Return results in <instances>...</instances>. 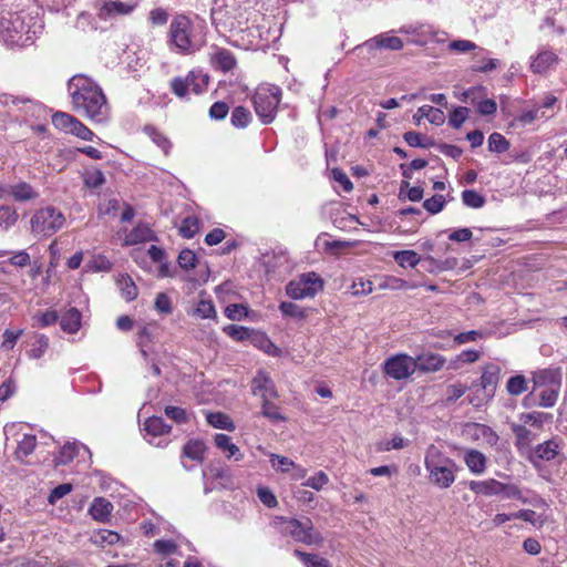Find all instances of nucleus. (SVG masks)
Listing matches in <instances>:
<instances>
[{"label":"nucleus","instance_id":"obj_49","mask_svg":"<svg viewBox=\"0 0 567 567\" xmlns=\"http://www.w3.org/2000/svg\"><path fill=\"white\" fill-rule=\"evenodd\" d=\"M462 202L471 208H481L485 204V197L474 189H465L462 192Z\"/></svg>","mask_w":567,"mask_h":567},{"label":"nucleus","instance_id":"obj_26","mask_svg":"<svg viewBox=\"0 0 567 567\" xmlns=\"http://www.w3.org/2000/svg\"><path fill=\"white\" fill-rule=\"evenodd\" d=\"M415 360L416 369L423 372L439 371L445 363V359L440 354L425 353L419 355Z\"/></svg>","mask_w":567,"mask_h":567},{"label":"nucleus","instance_id":"obj_62","mask_svg":"<svg viewBox=\"0 0 567 567\" xmlns=\"http://www.w3.org/2000/svg\"><path fill=\"white\" fill-rule=\"evenodd\" d=\"M261 414L272 422L285 421V416L280 413L279 408L270 402V400L262 401Z\"/></svg>","mask_w":567,"mask_h":567},{"label":"nucleus","instance_id":"obj_28","mask_svg":"<svg viewBox=\"0 0 567 567\" xmlns=\"http://www.w3.org/2000/svg\"><path fill=\"white\" fill-rule=\"evenodd\" d=\"M9 193L16 202H28L39 196L38 192L27 182H19L11 185Z\"/></svg>","mask_w":567,"mask_h":567},{"label":"nucleus","instance_id":"obj_16","mask_svg":"<svg viewBox=\"0 0 567 567\" xmlns=\"http://www.w3.org/2000/svg\"><path fill=\"white\" fill-rule=\"evenodd\" d=\"M416 367L415 360L406 354L392 355V379H406L416 370Z\"/></svg>","mask_w":567,"mask_h":567},{"label":"nucleus","instance_id":"obj_32","mask_svg":"<svg viewBox=\"0 0 567 567\" xmlns=\"http://www.w3.org/2000/svg\"><path fill=\"white\" fill-rule=\"evenodd\" d=\"M32 339L33 342L31 343V348L27 354L30 359L37 360L45 354L49 348V338L43 333L34 332L32 334Z\"/></svg>","mask_w":567,"mask_h":567},{"label":"nucleus","instance_id":"obj_46","mask_svg":"<svg viewBox=\"0 0 567 567\" xmlns=\"http://www.w3.org/2000/svg\"><path fill=\"white\" fill-rule=\"evenodd\" d=\"M171 90L172 92L182 100L189 99V86L187 82V78L185 76H176L171 81Z\"/></svg>","mask_w":567,"mask_h":567},{"label":"nucleus","instance_id":"obj_54","mask_svg":"<svg viewBox=\"0 0 567 567\" xmlns=\"http://www.w3.org/2000/svg\"><path fill=\"white\" fill-rule=\"evenodd\" d=\"M506 390L511 395H519L527 390V382L524 375L517 374L508 379Z\"/></svg>","mask_w":567,"mask_h":567},{"label":"nucleus","instance_id":"obj_14","mask_svg":"<svg viewBox=\"0 0 567 567\" xmlns=\"http://www.w3.org/2000/svg\"><path fill=\"white\" fill-rule=\"evenodd\" d=\"M206 452V445L203 440L198 439H192L188 440L182 452L181 462L183 467L186 471H192L194 468V465L187 464L185 461L186 458L196 462L197 464H200L204 461V455Z\"/></svg>","mask_w":567,"mask_h":567},{"label":"nucleus","instance_id":"obj_64","mask_svg":"<svg viewBox=\"0 0 567 567\" xmlns=\"http://www.w3.org/2000/svg\"><path fill=\"white\" fill-rule=\"evenodd\" d=\"M165 415L178 424L187 423L189 420L188 413L185 409L179 406L168 405L165 408Z\"/></svg>","mask_w":567,"mask_h":567},{"label":"nucleus","instance_id":"obj_3","mask_svg":"<svg viewBox=\"0 0 567 567\" xmlns=\"http://www.w3.org/2000/svg\"><path fill=\"white\" fill-rule=\"evenodd\" d=\"M205 43L203 27L195 24L187 16L176 14L171 23L167 34V45L171 51L178 54H192Z\"/></svg>","mask_w":567,"mask_h":567},{"label":"nucleus","instance_id":"obj_9","mask_svg":"<svg viewBox=\"0 0 567 567\" xmlns=\"http://www.w3.org/2000/svg\"><path fill=\"white\" fill-rule=\"evenodd\" d=\"M172 427L159 416H150L141 425L143 437L156 447H165L168 440L165 437Z\"/></svg>","mask_w":567,"mask_h":567},{"label":"nucleus","instance_id":"obj_63","mask_svg":"<svg viewBox=\"0 0 567 567\" xmlns=\"http://www.w3.org/2000/svg\"><path fill=\"white\" fill-rule=\"evenodd\" d=\"M155 310L161 315H169L173 311L172 300L165 292L157 293L154 302Z\"/></svg>","mask_w":567,"mask_h":567},{"label":"nucleus","instance_id":"obj_24","mask_svg":"<svg viewBox=\"0 0 567 567\" xmlns=\"http://www.w3.org/2000/svg\"><path fill=\"white\" fill-rule=\"evenodd\" d=\"M186 78L189 86V92L198 95L207 90L209 83V75L203 70H190L186 74Z\"/></svg>","mask_w":567,"mask_h":567},{"label":"nucleus","instance_id":"obj_6","mask_svg":"<svg viewBox=\"0 0 567 567\" xmlns=\"http://www.w3.org/2000/svg\"><path fill=\"white\" fill-rule=\"evenodd\" d=\"M275 524L279 525V530L284 535H289L293 540L306 545H317L321 543L322 537L318 533L309 518L299 520L296 518L276 517Z\"/></svg>","mask_w":567,"mask_h":567},{"label":"nucleus","instance_id":"obj_19","mask_svg":"<svg viewBox=\"0 0 567 567\" xmlns=\"http://www.w3.org/2000/svg\"><path fill=\"white\" fill-rule=\"evenodd\" d=\"M113 508V504L106 498L95 497L89 507V514L94 520L106 523L110 520Z\"/></svg>","mask_w":567,"mask_h":567},{"label":"nucleus","instance_id":"obj_20","mask_svg":"<svg viewBox=\"0 0 567 567\" xmlns=\"http://www.w3.org/2000/svg\"><path fill=\"white\" fill-rule=\"evenodd\" d=\"M534 388H547L561 384V369H544L533 377Z\"/></svg>","mask_w":567,"mask_h":567},{"label":"nucleus","instance_id":"obj_44","mask_svg":"<svg viewBox=\"0 0 567 567\" xmlns=\"http://www.w3.org/2000/svg\"><path fill=\"white\" fill-rule=\"evenodd\" d=\"M78 118H75L74 116L68 114V113H63V112H56L53 116H52V123L53 125L59 128V130H62L66 133H71L72 130H73V126L75 125Z\"/></svg>","mask_w":567,"mask_h":567},{"label":"nucleus","instance_id":"obj_21","mask_svg":"<svg viewBox=\"0 0 567 567\" xmlns=\"http://www.w3.org/2000/svg\"><path fill=\"white\" fill-rule=\"evenodd\" d=\"M157 236L154 230L146 224L140 223L126 236V245H137L146 241H155Z\"/></svg>","mask_w":567,"mask_h":567},{"label":"nucleus","instance_id":"obj_18","mask_svg":"<svg viewBox=\"0 0 567 567\" xmlns=\"http://www.w3.org/2000/svg\"><path fill=\"white\" fill-rule=\"evenodd\" d=\"M214 443L226 458H233L234 461L237 462L243 460V453L240 452L239 447L233 442V439L229 435L217 433L214 436Z\"/></svg>","mask_w":567,"mask_h":567},{"label":"nucleus","instance_id":"obj_33","mask_svg":"<svg viewBox=\"0 0 567 567\" xmlns=\"http://www.w3.org/2000/svg\"><path fill=\"white\" fill-rule=\"evenodd\" d=\"M206 421L215 429L226 430L229 432L235 431L236 425L234 421L223 412H209L206 414Z\"/></svg>","mask_w":567,"mask_h":567},{"label":"nucleus","instance_id":"obj_41","mask_svg":"<svg viewBox=\"0 0 567 567\" xmlns=\"http://www.w3.org/2000/svg\"><path fill=\"white\" fill-rule=\"evenodd\" d=\"M392 257L399 264V266L402 268H406V267L413 268L421 261V258L419 257V255L413 250L395 251L392 254Z\"/></svg>","mask_w":567,"mask_h":567},{"label":"nucleus","instance_id":"obj_5","mask_svg":"<svg viewBox=\"0 0 567 567\" xmlns=\"http://www.w3.org/2000/svg\"><path fill=\"white\" fill-rule=\"evenodd\" d=\"M64 224L65 217L63 213L53 206L37 209L30 219L31 233L38 238L53 236Z\"/></svg>","mask_w":567,"mask_h":567},{"label":"nucleus","instance_id":"obj_8","mask_svg":"<svg viewBox=\"0 0 567 567\" xmlns=\"http://www.w3.org/2000/svg\"><path fill=\"white\" fill-rule=\"evenodd\" d=\"M390 50L389 32L381 33L354 48V53L362 62L378 63Z\"/></svg>","mask_w":567,"mask_h":567},{"label":"nucleus","instance_id":"obj_17","mask_svg":"<svg viewBox=\"0 0 567 567\" xmlns=\"http://www.w3.org/2000/svg\"><path fill=\"white\" fill-rule=\"evenodd\" d=\"M210 63L216 70L228 72L236 66V59L228 49L215 47L210 53Z\"/></svg>","mask_w":567,"mask_h":567},{"label":"nucleus","instance_id":"obj_29","mask_svg":"<svg viewBox=\"0 0 567 567\" xmlns=\"http://www.w3.org/2000/svg\"><path fill=\"white\" fill-rule=\"evenodd\" d=\"M471 491L476 494H482L485 496L499 495L502 483L496 480H487V481H471L468 484Z\"/></svg>","mask_w":567,"mask_h":567},{"label":"nucleus","instance_id":"obj_31","mask_svg":"<svg viewBox=\"0 0 567 567\" xmlns=\"http://www.w3.org/2000/svg\"><path fill=\"white\" fill-rule=\"evenodd\" d=\"M558 60L557 55L550 51H543L530 63L534 73L546 72Z\"/></svg>","mask_w":567,"mask_h":567},{"label":"nucleus","instance_id":"obj_2","mask_svg":"<svg viewBox=\"0 0 567 567\" xmlns=\"http://www.w3.org/2000/svg\"><path fill=\"white\" fill-rule=\"evenodd\" d=\"M68 93L73 110L94 123H105L110 105L102 87L84 74H75L68 81Z\"/></svg>","mask_w":567,"mask_h":567},{"label":"nucleus","instance_id":"obj_4","mask_svg":"<svg viewBox=\"0 0 567 567\" xmlns=\"http://www.w3.org/2000/svg\"><path fill=\"white\" fill-rule=\"evenodd\" d=\"M281 101V89L274 84L259 85L254 95L252 104L257 116L262 124H270L277 115Z\"/></svg>","mask_w":567,"mask_h":567},{"label":"nucleus","instance_id":"obj_56","mask_svg":"<svg viewBox=\"0 0 567 567\" xmlns=\"http://www.w3.org/2000/svg\"><path fill=\"white\" fill-rule=\"evenodd\" d=\"M59 320V315L55 310H47L38 312L33 317L34 326L39 328H47L54 324Z\"/></svg>","mask_w":567,"mask_h":567},{"label":"nucleus","instance_id":"obj_39","mask_svg":"<svg viewBox=\"0 0 567 567\" xmlns=\"http://www.w3.org/2000/svg\"><path fill=\"white\" fill-rule=\"evenodd\" d=\"M465 462L468 468L474 473L480 474L485 471L486 457L480 451H470L465 456Z\"/></svg>","mask_w":567,"mask_h":567},{"label":"nucleus","instance_id":"obj_37","mask_svg":"<svg viewBox=\"0 0 567 567\" xmlns=\"http://www.w3.org/2000/svg\"><path fill=\"white\" fill-rule=\"evenodd\" d=\"M295 556H297L306 567H332L328 559L317 554H309L296 549Z\"/></svg>","mask_w":567,"mask_h":567},{"label":"nucleus","instance_id":"obj_60","mask_svg":"<svg viewBox=\"0 0 567 567\" xmlns=\"http://www.w3.org/2000/svg\"><path fill=\"white\" fill-rule=\"evenodd\" d=\"M86 270L92 272L109 271L112 268V262L102 255L94 256L87 264Z\"/></svg>","mask_w":567,"mask_h":567},{"label":"nucleus","instance_id":"obj_12","mask_svg":"<svg viewBox=\"0 0 567 567\" xmlns=\"http://www.w3.org/2000/svg\"><path fill=\"white\" fill-rule=\"evenodd\" d=\"M389 287L388 277H373V279H364L363 277L355 278L351 286L350 292L352 296H367L375 290L386 289Z\"/></svg>","mask_w":567,"mask_h":567},{"label":"nucleus","instance_id":"obj_7","mask_svg":"<svg viewBox=\"0 0 567 567\" xmlns=\"http://www.w3.org/2000/svg\"><path fill=\"white\" fill-rule=\"evenodd\" d=\"M323 289V280L315 272L301 274L296 279L289 281L286 286V293L291 299L313 298Z\"/></svg>","mask_w":567,"mask_h":567},{"label":"nucleus","instance_id":"obj_61","mask_svg":"<svg viewBox=\"0 0 567 567\" xmlns=\"http://www.w3.org/2000/svg\"><path fill=\"white\" fill-rule=\"evenodd\" d=\"M177 262L182 269L190 270L194 269L197 265V256L190 249H183L178 254Z\"/></svg>","mask_w":567,"mask_h":567},{"label":"nucleus","instance_id":"obj_10","mask_svg":"<svg viewBox=\"0 0 567 567\" xmlns=\"http://www.w3.org/2000/svg\"><path fill=\"white\" fill-rule=\"evenodd\" d=\"M501 367L495 363H489L483 367L482 375L478 382H474L472 386H481L485 392V398H494L495 391L501 378Z\"/></svg>","mask_w":567,"mask_h":567},{"label":"nucleus","instance_id":"obj_52","mask_svg":"<svg viewBox=\"0 0 567 567\" xmlns=\"http://www.w3.org/2000/svg\"><path fill=\"white\" fill-rule=\"evenodd\" d=\"M512 431L514 432L516 436V446L520 450L523 447L529 446L530 444V435L532 432L526 429L524 425H519L516 423H513L511 425Z\"/></svg>","mask_w":567,"mask_h":567},{"label":"nucleus","instance_id":"obj_47","mask_svg":"<svg viewBox=\"0 0 567 567\" xmlns=\"http://www.w3.org/2000/svg\"><path fill=\"white\" fill-rule=\"evenodd\" d=\"M423 197V189L419 186L410 187L409 181H402L400 186L399 198H408L411 202H419Z\"/></svg>","mask_w":567,"mask_h":567},{"label":"nucleus","instance_id":"obj_42","mask_svg":"<svg viewBox=\"0 0 567 567\" xmlns=\"http://www.w3.org/2000/svg\"><path fill=\"white\" fill-rule=\"evenodd\" d=\"M192 315L200 319H214L216 318V309L210 299H200Z\"/></svg>","mask_w":567,"mask_h":567},{"label":"nucleus","instance_id":"obj_36","mask_svg":"<svg viewBox=\"0 0 567 567\" xmlns=\"http://www.w3.org/2000/svg\"><path fill=\"white\" fill-rule=\"evenodd\" d=\"M19 215L16 208L9 205H0V231H8L18 221Z\"/></svg>","mask_w":567,"mask_h":567},{"label":"nucleus","instance_id":"obj_59","mask_svg":"<svg viewBox=\"0 0 567 567\" xmlns=\"http://www.w3.org/2000/svg\"><path fill=\"white\" fill-rule=\"evenodd\" d=\"M560 385L547 386L540 392L539 405L543 408H551L555 405Z\"/></svg>","mask_w":567,"mask_h":567},{"label":"nucleus","instance_id":"obj_55","mask_svg":"<svg viewBox=\"0 0 567 567\" xmlns=\"http://www.w3.org/2000/svg\"><path fill=\"white\" fill-rule=\"evenodd\" d=\"M509 148V142L499 133H492L488 137V150L494 153H504Z\"/></svg>","mask_w":567,"mask_h":567},{"label":"nucleus","instance_id":"obj_15","mask_svg":"<svg viewBox=\"0 0 567 567\" xmlns=\"http://www.w3.org/2000/svg\"><path fill=\"white\" fill-rule=\"evenodd\" d=\"M81 454L91 455L90 450L84 444L78 441L66 442L54 456V462L56 465H65Z\"/></svg>","mask_w":567,"mask_h":567},{"label":"nucleus","instance_id":"obj_57","mask_svg":"<svg viewBox=\"0 0 567 567\" xmlns=\"http://www.w3.org/2000/svg\"><path fill=\"white\" fill-rule=\"evenodd\" d=\"M105 183L104 174L101 169L94 168L84 174V185L87 188H99Z\"/></svg>","mask_w":567,"mask_h":567},{"label":"nucleus","instance_id":"obj_23","mask_svg":"<svg viewBox=\"0 0 567 567\" xmlns=\"http://www.w3.org/2000/svg\"><path fill=\"white\" fill-rule=\"evenodd\" d=\"M81 326L82 313L76 308L72 307L61 316L60 327L65 333L74 334L81 329Z\"/></svg>","mask_w":567,"mask_h":567},{"label":"nucleus","instance_id":"obj_53","mask_svg":"<svg viewBox=\"0 0 567 567\" xmlns=\"http://www.w3.org/2000/svg\"><path fill=\"white\" fill-rule=\"evenodd\" d=\"M23 334L22 329H6L2 333L1 349L4 351H11L16 347L19 338Z\"/></svg>","mask_w":567,"mask_h":567},{"label":"nucleus","instance_id":"obj_34","mask_svg":"<svg viewBox=\"0 0 567 567\" xmlns=\"http://www.w3.org/2000/svg\"><path fill=\"white\" fill-rule=\"evenodd\" d=\"M444 464H447L449 466H451L452 460H450L449 457H445L441 453L440 449L436 447L435 445H430L426 451V456H425L426 470L430 471L436 466H441Z\"/></svg>","mask_w":567,"mask_h":567},{"label":"nucleus","instance_id":"obj_11","mask_svg":"<svg viewBox=\"0 0 567 567\" xmlns=\"http://www.w3.org/2000/svg\"><path fill=\"white\" fill-rule=\"evenodd\" d=\"M251 392L262 401L277 398V390L272 379L264 370H258L251 380Z\"/></svg>","mask_w":567,"mask_h":567},{"label":"nucleus","instance_id":"obj_13","mask_svg":"<svg viewBox=\"0 0 567 567\" xmlns=\"http://www.w3.org/2000/svg\"><path fill=\"white\" fill-rule=\"evenodd\" d=\"M135 1L105 0L100 8L99 16L104 20L127 16L135 9Z\"/></svg>","mask_w":567,"mask_h":567},{"label":"nucleus","instance_id":"obj_38","mask_svg":"<svg viewBox=\"0 0 567 567\" xmlns=\"http://www.w3.org/2000/svg\"><path fill=\"white\" fill-rule=\"evenodd\" d=\"M252 120L251 113L245 106H236L230 115L231 125L236 128L247 127Z\"/></svg>","mask_w":567,"mask_h":567},{"label":"nucleus","instance_id":"obj_30","mask_svg":"<svg viewBox=\"0 0 567 567\" xmlns=\"http://www.w3.org/2000/svg\"><path fill=\"white\" fill-rule=\"evenodd\" d=\"M558 445L554 441H547L536 446L529 460L535 463L536 460L551 461L557 455Z\"/></svg>","mask_w":567,"mask_h":567},{"label":"nucleus","instance_id":"obj_27","mask_svg":"<svg viewBox=\"0 0 567 567\" xmlns=\"http://www.w3.org/2000/svg\"><path fill=\"white\" fill-rule=\"evenodd\" d=\"M90 540L96 546L116 544H122L123 546L126 545V542L118 533L110 529H99L92 535Z\"/></svg>","mask_w":567,"mask_h":567},{"label":"nucleus","instance_id":"obj_45","mask_svg":"<svg viewBox=\"0 0 567 567\" xmlns=\"http://www.w3.org/2000/svg\"><path fill=\"white\" fill-rule=\"evenodd\" d=\"M199 231V220L197 217L187 216L182 220L179 234L182 237L190 239Z\"/></svg>","mask_w":567,"mask_h":567},{"label":"nucleus","instance_id":"obj_25","mask_svg":"<svg viewBox=\"0 0 567 567\" xmlns=\"http://www.w3.org/2000/svg\"><path fill=\"white\" fill-rule=\"evenodd\" d=\"M143 132L165 155L171 153L173 144L163 132L151 124L145 125Z\"/></svg>","mask_w":567,"mask_h":567},{"label":"nucleus","instance_id":"obj_51","mask_svg":"<svg viewBox=\"0 0 567 567\" xmlns=\"http://www.w3.org/2000/svg\"><path fill=\"white\" fill-rule=\"evenodd\" d=\"M224 332L236 341H244L250 338L252 330L237 324H228L224 327Z\"/></svg>","mask_w":567,"mask_h":567},{"label":"nucleus","instance_id":"obj_35","mask_svg":"<svg viewBox=\"0 0 567 567\" xmlns=\"http://www.w3.org/2000/svg\"><path fill=\"white\" fill-rule=\"evenodd\" d=\"M117 287L121 290L122 297L126 301H133L137 297V287L128 275H120L116 280Z\"/></svg>","mask_w":567,"mask_h":567},{"label":"nucleus","instance_id":"obj_22","mask_svg":"<svg viewBox=\"0 0 567 567\" xmlns=\"http://www.w3.org/2000/svg\"><path fill=\"white\" fill-rule=\"evenodd\" d=\"M456 467L455 463L452 461V465L447 464L436 466L430 470V478L433 483L439 485L440 487L446 488L449 487L455 480L454 477V468Z\"/></svg>","mask_w":567,"mask_h":567},{"label":"nucleus","instance_id":"obj_43","mask_svg":"<svg viewBox=\"0 0 567 567\" xmlns=\"http://www.w3.org/2000/svg\"><path fill=\"white\" fill-rule=\"evenodd\" d=\"M153 342V336L147 327H142L136 337V344L140 349L141 355L143 357L144 361H147L148 359V348L150 344Z\"/></svg>","mask_w":567,"mask_h":567},{"label":"nucleus","instance_id":"obj_58","mask_svg":"<svg viewBox=\"0 0 567 567\" xmlns=\"http://www.w3.org/2000/svg\"><path fill=\"white\" fill-rule=\"evenodd\" d=\"M269 461L272 467L282 473L290 472L291 470H293L296 464L292 460L274 453L269 455Z\"/></svg>","mask_w":567,"mask_h":567},{"label":"nucleus","instance_id":"obj_40","mask_svg":"<svg viewBox=\"0 0 567 567\" xmlns=\"http://www.w3.org/2000/svg\"><path fill=\"white\" fill-rule=\"evenodd\" d=\"M37 446V437L33 434H24L18 442L16 455L18 458H23L33 453Z\"/></svg>","mask_w":567,"mask_h":567},{"label":"nucleus","instance_id":"obj_1","mask_svg":"<svg viewBox=\"0 0 567 567\" xmlns=\"http://www.w3.org/2000/svg\"><path fill=\"white\" fill-rule=\"evenodd\" d=\"M43 30L42 9L38 6L19 12H8L0 18V41L7 48L30 47Z\"/></svg>","mask_w":567,"mask_h":567},{"label":"nucleus","instance_id":"obj_48","mask_svg":"<svg viewBox=\"0 0 567 567\" xmlns=\"http://www.w3.org/2000/svg\"><path fill=\"white\" fill-rule=\"evenodd\" d=\"M153 550L162 556L179 554L178 545L172 539H157L153 544Z\"/></svg>","mask_w":567,"mask_h":567},{"label":"nucleus","instance_id":"obj_50","mask_svg":"<svg viewBox=\"0 0 567 567\" xmlns=\"http://www.w3.org/2000/svg\"><path fill=\"white\" fill-rule=\"evenodd\" d=\"M279 310L284 317H290L295 319L306 318V311L300 306L290 301H281L279 303Z\"/></svg>","mask_w":567,"mask_h":567}]
</instances>
